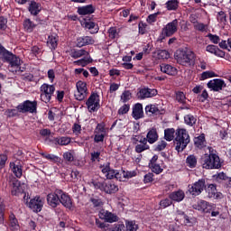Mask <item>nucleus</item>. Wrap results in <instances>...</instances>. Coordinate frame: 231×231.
I'll return each instance as SVG.
<instances>
[{
    "instance_id": "16",
    "label": "nucleus",
    "mask_w": 231,
    "mask_h": 231,
    "mask_svg": "<svg viewBox=\"0 0 231 231\" xmlns=\"http://www.w3.org/2000/svg\"><path fill=\"white\" fill-rule=\"evenodd\" d=\"M58 194L60 196V203H61L65 208L71 210V208H73V200L71 199V197H69V195H68V193L64 192L62 189H60Z\"/></svg>"
},
{
    "instance_id": "7",
    "label": "nucleus",
    "mask_w": 231,
    "mask_h": 231,
    "mask_svg": "<svg viewBox=\"0 0 231 231\" xmlns=\"http://www.w3.org/2000/svg\"><path fill=\"white\" fill-rule=\"evenodd\" d=\"M107 136V128L106 124L99 123L94 130V142L95 143H104V140Z\"/></svg>"
},
{
    "instance_id": "11",
    "label": "nucleus",
    "mask_w": 231,
    "mask_h": 231,
    "mask_svg": "<svg viewBox=\"0 0 231 231\" xmlns=\"http://www.w3.org/2000/svg\"><path fill=\"white\" fill-rule=\"evenodd\" d=\"M20 113H37V101L26 100L17 106Z\"/></svg>"
},
{
    "instance_id": "21",
    "label": "nucleus",
    "mask_w": 231,
    "mask_h": 231,
    "mask_svg": "<svg viewBox=\"0 0 231 231\" xmlns=\"http://www.w3.org/2000/svg\"><path fill=\"white\" fill-rule=\"evenodd\" d=\"M149 167L152 172L155 174H162L163 172V168L162 167V163L158 162V155H154L149 163Z\"/></svg>"
},
{
    "instance_id": "56",
    "label": "nucleus",
    "mask_w": 231,
    "mask_h": 231,
    "mask_svg": "<svg viewBox=\"0 0 231 231\" xmlns=\"http://www.w3.org/2000/svg\"><path fill=\"white\" fill-rule=\"evenodd\" d=\"M5 115L9 118H14V116H19V110L18 108L7 109L5 111Z\"/></svg>"
},
{
    "instance_id": "29",
    "label": "nucleus",
    "mask_w": 231,
    "mask_h": 231,
    "mask_svg": "<svg viewBox=\"0 0 231 231\" xmlns=\"http://www.w3.org/2000/svg\"><path fill=\"white\" fill-rule=\"evenodd\" d=\"M89 44H95V40L91 36H84L77 39L78 48H82V46H88Z\"/></svg>"
},
{
    "instance_id": "8",
    "label": "nucleus",
    "mask_w": 231,
    "mask_h": 231,
    "mask_svg": "<svg viewBox=\"0 0 231 231\" xmlns=\"http://www.w3.org/2000/svg\"><path fill=\"white\" fill-rule=\"evenodd\" d=\"M86 106L89 113H95L100 109V96L97 93H92L88 100Z\"/></svg>"
},
{
    "instance_id": "1",
    "label": "nucleus",
    "mask_w": 231,
    "mask_h": 231,
    "mask_svg": "<svg viewBox=\"0 0 231 231\" xmlns=\"http://www.w3.org/2000/svg\"><path fill=\"white\" fill-rule=\"evenodd\" d=\"M190 143V135L185 128H178L175 133V150L178 152H183L187 149V145Z\"/></svg>"
},
{
    "instance_id": "10",
    "label": "nucleus",
    "mask_w": 231,
    "mask_h": 231,
    "mask_svg": "<svg viewBox=\"0 0 231 231\" xmlns=\"http://www.w3.org/2000/svg\"><path fill=\"white\" fill-rule=\"evenodd\" d=\"M95 189L104 190L106 194H116L118 192V186L113 182H94Z\"/></svg>"
},
{
    "instance_id": "44",
    "label": "nucleus",
    "mask_w": 231,
    "mask_h": 231,
    "mask_svg": "<svg viewBox=\"0 0 231 231\" xmlns=\"http://www.w3.org/2000/svg\"><path fill=\"white\" fill-rule=\"evenodd\" d=\"M131 98H133V94L129 90H125L120 97V100L123 104L129 102Z\"/></svg>"
},
{
    "instance_id": "49",
    "label": "nucleus",
    "mask_w": 231,
    "mask_h": 231,
    "mask_svg": "<svg viewBox=\"0 0 231 231\" xmlns=\"http://www.w3.org/2000/svg\"><path fill=\"white\" fill-rule=\"evenodd\" d=\"M217 21H218L220 24H226V13L224 11L218 12L217 14Z\"/></svg>"
},
{
    "instance_id": "5",
    "label": "nucleus",
    "mask_w": 231,
    "mask_h": 231,
    "mask_svg": "<svg viewBox=\"0 0 231 231\" xmlns=\"http://www.w3.org/2000/svg\"><path fill=\"white\" fill-rule=\"evenodd\" d=\"M40 93L42 102L49 104V102H51V97H53V93H55V86L43 83L40 88Z\"/></svg>"
},
{
    "instance_id": "26",
    "label": "nucleus",
    "mask_w": 231,
    "mask_h": 231,
    "mask_svg": "<svg viewBox=\"0 0 231 231\" xmlns=\"http://www.w3.org/2000/svg\"><path fill=\"white\" fill-rule=\"evenodd\" d=\"M132 116L134 120H140L143 118V106L140 103H137L133 107Z\"/></svg>"
},
{
    "instance_id": "14",
    "label": "nucleus",
    "mask_w": 231,
    "mask_h": 231,
    "mask_svg": "<svg viewBox=\"0 0 231 231\" xmlns=\"http://www.w3.org/2000/svg\"><path fill=\"white\" fill-rule=\"evenodd\" d=\"M205 189V180L201 179L196 181L194 184L189 186V192L191 196H199Z\"/></svg>"
},
{
    "instance_id": "41",
    "label": "nucleus",
    "mask_w": 231,
    "mask_h": 231,
    "mask_svg": "<svg viewBox=\"0 0 231 231\" xmlns=\"http://www.w3.org/2000/svg\"><path fill=\"white\" fill-rule=\"evenodd\" d=\"M184 122L186 125H189V127H192L193 125H196V122H198V119L192 115H187L184 116Z\"/></svg>"
},
{
    "instance_id": "9",
    "label": "nucleus",
    "mask_w": 231,
    "mask_h": 231,
    "mask_svg": "<svg viewBox=\"0 0 231 231\" xmlns=\"http://www.w3.org/2000/svg\"><path fill=\"white\" fill-rule=\"evenodd\" d=\"M77 91L74 94L76 100L82 101L87 98L88 95V83L86 81L79 80L76 83Z\"/></svg>"
},
{
    "instance_id": "24",
    "label": "nucleus",
    "mask_w": 231,
    "mask_h": 231,
    "mask_svg": "<svg viewBox=\"0 0 231 231\" xmlns=\"http://www.w3.org/2000/svg\"><path fill=\"white\" fill-rule=\"evenodd\" d=\"M145 113L148 116H158V115H163L164 110L160 109L158 105H148L145 106Z\"/></svg>"
},
{
    "instance_id": "62",
    "label": "nucleus",
    "mask_w": 231,
    "mask_h": 231,
    "mask_svg": "<svg viewBox=\"0 0 231 231\" xmlns=\"http://www.w3.org/2000/svg\"><path fill=\"white\" fill-rule=\"evenodd\" d=\"M165 147H167V142L160 141V142H158L157 145L155 146L154 151H157V152L164 151Z\"/></svg>"
},
{
    "instance_id": "43",
    "label": "nucleus",
    "mask_w": 231,
    "mask_h": 231,
    "mask_svg": "<svg viewBox=\"0 0 231 231\" xmlns=\"http://www.w3.org/2000/svg\"><path fill=\"white\" fill-rule=\"evenodd\" d=\"M155 57H157V59L159 60H165L169 59V57H171V54L165 50H158L155 51Z\"/></svg>"
},
{
    "instance_id": "32",
    "label": "nucleus",
    "mask_w": 231,
    "mask_h": 231,
    "mask_svg": "<svg viewBox=\"0 0 231 231\" xmlns=\"http://www.w3.org/2000/svg\"><path fill=\"white\" fill-rule=\"evenodd\" d=\"M47 46L50 50H56L59 46V36L57 34H51L47 39Z\"/></svg>"
},
{
    "instance_id": "64",
    "label": "nucleus",
    "mask_w": 231,
    "mask_h": 231,
    "mask_svg": "<svg viewBox=\"0 0 231 231\" xmlns=\"http://www.w3.org/2000/svg\"><path fill=\"white\" fill-rule=\"evenodd\" d=\"M91 162H100V152H90Z\"/></svg>"
},
{
    "instance_id": "17",
    "label": "nucleus",
    "mask_w": 231,
    "mask_h": 231,
    "mask_svg": "<svg viewBox=\"0 0 231 231\" xmlns=\"http://www.w3.org/2000/svg\"><path fill=\"white\" fill-rule=\"evenodd\" d=\"M99 169L102 174L106 178V180H114L115 179V172L116 170L111 168V163L106 162L99 166Z\"/></svg>"
},
{
    "instance_id": "60",
    "label": "nucleus",
    "mask_w": 231,
    "mask_h": 231,
    "mask_svg": "<svg viewBox=\"0 0 231 231\" xmlns=\"http://www.w3.org/2000/svg\"><path fill=\"white\" fill-rule=\"evenodd\" d=\"M72 132L76 136H79L82 133V126L79 124L75 123L72 126Z\"/></svg>"
},
{
    "instance_id": "23",
    "label": "nucleus",
    "mask_w": 231,
    "mask_h": 231,
    "mask_svg": "<svg viewBox=\"0 0 231 231\" xmlns=\"http://www.w3.org/2000/svg\"><path fill=\"white\" fill-rule=\"evenodd\" d=\"M156 95H158V90L154 88H142L138 93V97L141 100L152 98V97H156Z\"/></svg>"
},
{
    "instance_id": "25",
    "label": "nucleus",
    "mask_w": 231,
    "mask_h": 231,
    "mask_svg": "<svg viewBox=\"0 0 231 231\" xmlns=\"http://www.w3.org/2000/svg\"><path fill=\"white\" fill-rule=\"evenodd\" d=\"M160 68H161V71L162 73H166V75H170L171 77L178 75V69H176V67L171 64L162 63L161 64Z\"/></svg>"
},
{
    "instance_id": "53",
    "label": "nucleus",
    "mask_w": 231,
    "mask_h": 231,
    "mask_svg": "<svg viewBox=\"0 0 231 231\" xmlns=\"http://www.w3.org/2000/svg\"><path fill=\"white\" fill-rule=\"evenodd\" d=\"M90 201L95 208H102V207H104V202L100 199H98V197H92L90 199Z\"/></svg>"
},
{
    "instance_id": "22",
    "label": "nucleus",
    "mask_w": 231,
    "mask_h": 231,
    "mask_svg": "<svg viewBox=\"0 0 231 231\" xmlns=\"http://www.w3.org/2000/svg\"><path fill=\"white\" fill-rule=\"evenodd\" d=\"M24 189L21 185V181L19 180L14 179L11 181V194L12 196H19V194H23Z\"/></svg>"
},
{
    "instance_id": "6",
    "label": "nucleus",
    "mask_w": 231,
    "mask_h": 231,
    "mask_svg": "<svg viewBox=\"0 0 231 231\" xmlns=\"http://www.w3.org/2000/svg\"><path fill=\"white\" fill-rule=\"evenodd\" d=\"M132 143L135 145V152L140 154L143 151H149L151 147L147 144V140L143 135H134L132 138Z\"/></svg>"
},
{
    "instance_id": "55",
    "label": "nucleus",
    "mask_w": 231,
    "mask_h": 231,
    "mask_svg": "<svg viewBox=\"0 0 231 231\" xmlns=\"http://www.w3.org/2000/svg\"><path fill=\"white\" fill-rule=\"evenodd\" d=\"M125 225H126V229L128 231H136V230H138V225H136L135 221L126 220Z\"/></svg>"
},
{
    "instance_id": "63",
    "label": "nucleus",
    "mask_w": 231,
    "mask_h": 231,
    "mask_svg": "<svg viewBox=\"0 0 231 231\" xmlns=\"http://www.w3.org/2000/svg\"><path fill=\"white\" fill-rule=\"evenodd\" d=\"M138 28H139V33H141V35H143L147 32V23L143 22H140L138 24Z\"/></svg>"
},
{
    "instance_id": "58",
    "label": "nucleus",
    "mask_w": 231,
    "mask_h": 231,
    "mask_svg": "<svg viewBox=\"0 0 231 231\" xmlns=\"http://www.w3.org/2000/svg\"><path fill=\"white\" fill-rule=\"evenodd\" d=\"M123 176L125 177V181L126 180H130V178H134L136 176V171H123Z\"/></svg>"
},
{
    "instance_id": "33",
    "label": "nucleus",
    "mask_w": 231,
    "mask_h": 231,
    "mask_svg": "<svg viewBox=\"0 0 231 231\" xmlns=\"http://www.w3.org/2000/svg\"><path fill=\"white\" fill-rule=\"evenodd\" d=\"M206 51L209 53H213V55H216L217 57H225V51H221L216 45H208Z\"/></svg>"
},
{
    "instance_id": "28",
    "label": "nucleus",
    "mask_w": 231,
    "mask_h": 231,
    "mask_svg": "<svg viewBox=\"0 0 231 231\" xmlns=\"http://www.w3.org/2000/svg\"><path fill=\"white\" fill-rule=\"evenodd\" d=\"M10 169L12 172L16 176V178H22L23 177V166L21 165V162H15L10 163Z\"/></svg>"
},
{
    "instance_id": "15",
    "label": "nucleus",
    "mask_w": 231,
    "mask_h": 231,
    "mask_svg": "<svg viewBox=\"0 0 231 231\" xmlns=\"http://www.w3.org/2000/svg\"><path fill=\"white\" fill-rule=\"evenodd\" d=\"M59 192H60V189H56L55 192L47 195V203L52 208H57V207L60 205V196Z\"/></svg>"
},
{
    "instance_id": "35",
    "label": "nucleus",
    "mask_w": 231,
    "mask_h": 231,
    "mask_svg": "<svg viewBox=\"0 0 231 231\" xmlns=\"http://www.w3.org/2000/svg\"><path fill=\"white\" fill-rule=\"evenodd\" d=\"M54 142L56 145H69L71 143V137L69 136H61V137H55Z\"/></svg>"
},
{
    "instance_id": "47",
    "label": "nucleus",
    "mask_w": 231,
    "mask_h": 231,
    "mask_svg": "<svg viewBox=\"0 0 231 231\" xmlns=\"http://www.w3.org/2000/svg\"><path fill=\"white\" fill-rule=\"evenodd\" d=\"M214 77H217V74L212 70H207L201 73L200 80H207V79H214Z\"/></svg>"
},
{
    "instance_id": "37",
    "label": "nucleus",
    "mask_w": 231,
    "mask_h": 231,
    "mask_svg": "<svg viewBox=\"0 0 231 231\" xmlns=\"http://www.w3.org/2000/svg\"><path fill=\"white\" fill-rule=\"evenodd\" d=\"M94 13H95V7H93V5H87V6L79 7L78 9V14H79V15H89Z\"/></svg>"
},
{
    "instance_id": "13",
    "label": "nucleus",
    "mask_w": 231,
    "mask_h": 231,
    "mask_svg": "<svg viewBox=\"0 0 231 231\" xmlns=\"http://www.w3.org/2000/svg\"><path fill=\"white\" fill-rule=\"evenodd\" d=\"M207 86L210 91L219 92L223 91L224 88H226V83H225V80L221 79H215L209 80Z\"/></svg>"
},
{
    "instance_id": "57",
    "label": "nucleus",
    "mask_w": 231,
    "mask_h": 231,
    "mask_svg": "<svg viewBox=\"0 0 231 231\" xmlns=\"http://www.w3.org/2000/svg\"><path fill=\"white\" fill-rule=\"evenodd\" d=\"M172 205V199H164L160 201L161 208H167V207H171Z\"/></svg>"
},
{
    "instance_id": "50",
    "label": "nucleus",
    "mask_w": 231,
    "mask_h": 231,
    "mask_svg": "<svg viewBox=\"0 0 231 231\" xmlns=\"http://www.w3.org/2000/svg\"><path fill=\"white\" fill-rule=\"evenodd\" d=\"M85 28H87L88 30H94L93 33H98V25L95 23V22H86Z\"/></svg>"
},
{
    "instance_id": "31",
    "label": "nucleus",
    "mask_w": 231,
    "mask_h": 231,
    "mask_svg": "<svg viewBox=\"0 0 231 231\" xmlns=\"http://www.w3.org/2000/svg\"><path fill=\"white\" fill-rule=\"evenodd\" d=\"M170 199L171 201H177V203H180V201H183L185 199V192L181 189H179L177 191H173L169 195Z\"/></svg>"
},
{
    "instance_id": "4",
    "label": "nucleus",
    "mask_w": 231,
    "mask_h": 231,
    "mask_svg": "<svg viewBox=\"0 0 231 231\" xmlns=\"http://www.w3.org/2000/svg\"><path fill=\"white\" fill-rule=\"evenodd\" d=\"M4 59L8 62V69L12 73H23V71H24V68H21V65L23 64L21 58L9 52Z\"/></svg>"
},
{
    "instance_id": "61",
    "label": "nucleus",
    "mask_w": 231,
    "mask_h": 231,
    "mask_svg": "<svg viewBox=\"0 0 231 231\" xmlns=\"http://www.w3.org/2000/svg\"><path fill=\"white\" fill-rule=\"evenodd\" d=\"M177 219L180 221H186V223H190V219L189 218V216L185 215L184 212L180 211Z\"/></svg>"
},
{
    "instance_id": "34",
    "label": "nucleus",
    "mask_w": 231,
    "mask_h": 231,
    "mask_svg": "<svg viewBox=\"0 0 231 231\" xmlns=\"http://www.w3.org/2000/svg\"><path fill=\"white\" fill-rule=\"evenodd\" d=\"M195 147L198 149H203L207 146V141L205 140V134H201L199 136L195 137L194 139Z\"/></svg>"
},
{
    "instance_id": "52",
    "label": "nucleus",
    "mask_w": 231,
    "mask_h": 231,
    "mask_svg": "<svg viewBox=\"0 0 231 231\" xmlns=\"http://www.w3.org/2000/svg\"><path fill=\"white\" fill-rule=\"evenodd\" d=\"M63 159L66 162H69V163H71L75 160V152L74 151H69L63 153Z\"/></svg>"
},
{
    "instance_id": "42",
    "label": "nucleus",
    "mask_w": 231,
    "mask_h": 231,
    "mask_svg": "<svg viewBox=\"0 0 231 231\" xmlns=\"http://www.w3.org/2000/svg\"><path fill=\"white\" fill-rule=\"evenodd\" d=\"M29 12H31V14L32 15H37V14H39V12H41V8L39 6V4H37L34 1H32L29 6Z\"/></svg>"
},
{
    "instance_id": "46",
    "label": "nucleus",
    "mask_w": 231,
    "mask_h": 231,
    "mask_svg": "<svg viewBox=\"0 0 231 231\" xmlns=\"http://www.w3.org/2000/svg\"><path fill=\"white\" fill-rule=\"evenodd\" d=\"M180 6V1L178 0H169L166 3V8L167 10L172 11L176 10Z\"/></svg>"
},
{
    "instance_id": "39",
    "label": "nucleus",
    "mask_w": 231,
    "mask_h": 231,
    "mask_svg": "<svg viewBox=\"0 0 231 231\" xmlns=\"http://www.w3.org/2000/svg\"><path fill=\"white\" fill-rule=\"evenodd\" d=\"M109 39H118L120 37V30L116 27H110L107 31Z\"/></svg>"
},
{
    "instance_id": "38",
    "label": "nucleus",
    "mask_w": 231,
    "mask_h": 231,
    "mask_svg": "<svg viewBox=\"0 0 231 231\" xmlns=\"http://www.w3.org/2000/svg\"><path fill=\"white\" fill-rule=\"evenodd\" d=\"M186 165L189 167V169H196V165H198V157L195 155H189L186 159Z\"/></svg>"
},
{
    "instance_id": "48",
    "label": "nucleus",
    "mask_w": 231,
    "mask_h": 231,
    "mask_svg": "<svg viewBox=\"0 0 231 231\" xmlns=\"http://www.w3.org/2000/svg\"><path fill=\"white\" fill-rule=\"evenodd\" d=\"M41 154L42 158H45V160H49V162H53L54 163H57V162H60V158H59V156L44 152Z\"/></svg>"
},
{
    "instance_id": "2",
    "label": "nucleus",
    "mask_w": 231,
    "mask_h": 231,
    "mask_svg": "<svg viewBox=\"0 0 231 231\" xmlns=\"http://www.w3.org/2000/svg\"><path fill=\"white\" fill-rule=\"evenodd\" d=\"M175 60L180 66H192L196 59V54L192 51L179 49L174 54Z\"/></svg>"
},
{
    "instance_id": "12",
    "label": "nucleus",
    "mask_w": 231,
    "mask_h": 231,
    "mask_svg": "<svg viewBox=\"0 0 231 231\" xmlns=\"http://www.w3.org/2000/svg\"><path fill=\"white\" fill-rule=\"evenodd\" d=\"M178 19L168 23L166 26L162 29V35H164V37H172V35H174V33L178 32Z\"/></svg>"
},
{
    "instance_id": "36",
    "label": "nucleus",
    "mask_w": 231,
    "mask_h": 231,
    "mask_svg": "<svg viewBox=\"0 0 231 231\" xmlns=\"http://www.w3.org/2000/svg\"><path fill=\"white\" fill-rule=\"evenodd\" d=\"M176 138V130L174 128H167L164 130V140L172 142Z\"/></svg>"
},
{
    "instance_id": "18",
    "label": "nucleus",
    "mask_w": 231,
    "mask_h": 231,
    "mask_svg": "<svg viewBox=\"0 0 231 231\" xmlns=\"http://www.w3.org/2000/svg\"><path fill=\"white\" fill-rule=\"evenodd\" d=\"M193 208H195V210H199V212H201V214H210L212 206H210V204L205 200H199L193 205Z\"/></svg>"
},
{
    "instance_id": "19",
    "label": "nucleus",
    "mask_w": 231,
    "mask_h": 231,
    "mask_svg": "<svg viewBox=\"0 0 231 231\" xmlns=\"http://www.w3.org/2000/svg\"><path fill=\"white\" fill-rule=\"evenodd\" d=\"M99 217L100 219H104L106 221V223H116L118 221V216L113 214L112 212H109L106 209H102L99 212Z\"/></svg>"
},
{
    "instance_id": "27",
    "label": "nucleus",
    "mask_w": 231,
    "mask_h": 231,
    "mask_svg": "<svg viewBox=\"0 0 231 231\" xmlns=\"http://www.w3.org/2000/svg\"><path fill=\"white\" fill-rule=\"evenodd\" d=\"M158 138H160V135H158V130H156V128H152L148 130V133L145 137V140L148 143H156Z\"/></svg>"
},
{
    "instance_id": "54",
    "label": "nucleus",
    "mask_w": 231,
    "mask_h": 231,
    "mask_svg": "<svg viewBox=\"0 0 231 231\" xmlns=\"http://www.w3.org/2000/svg\"><path fill=\"white\" fill-rule=\"evenodd\" d=\"M176 100L179 102V104H186L187 97L185 96V93L181 91L176 92Z\"/></svg>"
},
{
    "instance_id": "45",
    "label": "nucleus",
    "mask_w": 231,
    "mask_h": 231,
    "mask_svg": "<svg viewBox=\"0 0 231 231\" xmlns=\"http://www.w3.org/2000/svg\"><path fill=\"white\" fill-rule=\"evenodd\" d=\"M10 226L13 230H19V221L15 218V215L11 214L9 217Z\"/></svg>"
},
{
    "instance_id": "3",
    "label": "nucleus",
    "mask_w": 231,
    "mask_h": 231,
    "mask_svg": "<svg viewBox=\"0 0 231 231\" xmlns=\"http://www.w3.org/2000/svg\"><path fill=\"white\" fill-rule=\"evenodd\" d=\"M202 167L203 169H220L221 160L219 155L209 149V154L206 153L202 157Z\"/></svg>"
},
{
    "instance_id": "20",
    "label": "nucleus",
    "mask_w": 231,
    "mask_h": 231,
    "mask_svg": "<svg viewBox=\"0 0 231 231\" xmlns=\"http://www.w3.org/2000/svg\"><path fill=\"white\" fill-rule=\"evenodd\" d=\"M43 205L44 203L42 202V199H41V197H35L34 199L30 200L28 207L29 208L33 210V212L37 213L42 210Z\"/></svg>"
},
{
    "instance_id": "30",
    "label": "nucleus",
    "mask_w": 231,
    "mask_h": 231,
    "mask_svg": "<svg viewBox=\"0 0 231 231\" xmlns=\"http://www.w3.org/2000/svg\"><path fill=\"white\" fill-rule=\"evenodd\" d=\"M208 198H213L214 199H221L223 198V194L221 192H217L216 189V185L210 184L208 187Z\"/></svg>"
},
{
    "instance_id": "59",
    "label": "nucleus",
    "mask_w": 231,
    "mask_h": 231,
    "mask_svg": "<svg viewBox=\"0 0 231 231\" xmlns=\"http://www.w3.org/2000/svg\"><path fill=\"white\" fill-rule=\"evenodd\" d=\"M129 109H131V106H129V104H125L118 109V115H127Z\"/></svg>"
},
{
    "instance_id": "51",
    "label": "nucleus",
    "mask_w": 231,
    "mask_h": 231,
    "mask_svg": "<svg viewBox=\"0 0 231 231\" xmlns=\"http://www.w3.org/2000/svg\"><path fill=\"white\" fill-rule=\"evenodd\" d=\"M23 27H24V30H26V32H33V28H35V24L30 19H26L23 22Z\"/></svg>"
},
{
    "instance_id": "40",
    "label": "nucleus",
    "mask_w": 231,
    "mask_h": 231,
    "mask_svg": "<svg viewBox=\"0 0 231 231\" xmlns=\"http://www.w3.org/2000/svg\"><path fill=\"white\" fill-rule=\"evenodd\" d=\"M84 55H88V51L84 49L74 50L70 53V57H72V59H80V57H84Z\"/></svg>"
}]
</instances>
